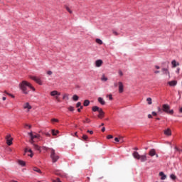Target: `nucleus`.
Returning a JSON list of instances; mask_svg holds the SVG:
<instances>
[{"instance_id":"e433bc0d","label":"nucleus","mask_w":182,"mask_h":182,"mask_svg":"<svg viewBox=\"0 0 182 182\" xmlns=\"http://www.w3.org/2000/svg\"><path fill=\"white\" fill-rule=\"evenodd\" d=\"M83 123H90V119H89V118H86L85 121H83Z\"/></svg>"},{"instance_id":"bb28decb","label":"nucleus","mask_w":182,"mask_h":182,"mask_svg":"<svg viewBox=\"0 0 182 182\" xmlns=\"http://www.w3.org/2000/svg\"><path fill=\"white\" fill-rule=\"evenodd\" d=\"M73 100H74L75 102H77V100H79V97L76 95H73Z\"/></svg>"},{"instance_id":"9b49d317","label":"nucleus","mask_w":182,"mask_h":182,"mask_svg":"<svg viewBox=\"0 0 182 182\" xmlns=\"http://www.w3.org/2000/svg\"><path fill=\"white\" fill-rule=\"evenodd\" d=\"M50 95L53 97H55V96H60V92H59L56 91V90H53L52 92H50Z\"/></svg>"},{"instance_id":"a878e982","label":"nucleus","mask_w":182,"mask_h":182,"mask_svg":"<svg viewBox=\"0 0 182 182\" xmlns=\"http://www.w3.org/2000/svg\"><path fill=\"white\" fill-rule=\"evenodd\" d=\"M95 42L98 43V45H103V41L100 38H97Z\"/></svg>"},{"instance_id":"5fc2aeb1","label":"nucleus","mask_w":182,"mask_h":182,"mask_svg":"<svg viewBox=\"0 0 182 182\" xmlns=\"http://www.w3.org/2000/svg\"><path fill=\"white\" fill-rule=\"evenodd\" d=\"M102 132H106V128H105V127H102Z\"/></svg>"},{"instance_id":"c9c22d12","label":"nucleus","mask_w":182,"mask_h":182,"mask_svg":"<svg viewBox=\"0 0 182 182\" xmlns=\"http://www.w3.org/2000/svg\"><path fill=\"white\" fill-rule=\"evenodd\" d=\"M118 75H119V76H123V71H122V70H119Z\"/></svg>"},{"instance_id":"a19ab883","label":"nucleus","mask_w":182,"mask_h":182,"mask_svg":"<svg viewBox=\"0 0 182 182\" xmlns=\"http://www.w3.org/2000/svg\"><path fill=\"white\" fill-rule=\"evenodd\" d=\"M107 97H109V100H113V97L112 95H107Z\"/></svg>"},{"instance_id":"5701e85b","label":"nucleus","mask_w":182,"mask_h":182,"mask_svg":"<svg viewBox=\"0 0 182 182\" xmlns=\"http://www.w3.org/2000/svg\"><path fill=\"white\" fill-rule=\"evenodd\" d=\"M171 64L173 68H176L180 65L178 63H177V62L175 60H172Z\"/></svg>"},{"instance_id":"f3484780","label":"nucleus","mask_w":182,"mask_h":182,"mask_svg":"<svg viewBox=\"0 0 182 182\" xmlns=\"http://www.w3.org/2000/svg\"><path fill=\"white\" fill-rule=\"evenodd\" d=\"M92 112H100V110H102V108H100V107H99L97 106H94V107H92Z\"/></svg>"},{"instance_id":"13d9d810","label":"nucleus","mask_w":182,"mask_h":182,"mask_svg":"<svg viewBox=\"0 0 182 182\" xmlns=\"http://www.w3.org/2000/svg\"><path fill=\"white\" fill-rule=\"evenodd\" d=\"M154 73H155L156 75H157V73H160V71H159V70L154 71Z\"/></svg>"},{"instance_id":"2f4dec72","label":"nucleus","mask_w":182,"mask_h":182,"mask_svg":"<svg viewBox=\"0 0 182 182\" xmlns=\"http://www.w3.org/2000/svg\"><path fill=\"white\" fill-rule=\"evenodd\" d=\"M55 100H57V102H58V103H60V98L59 97V95H56L54 97Z\"/></svg>"},{"instance_id":"9d476101","label":"nucleus","mask_w":182,"mask_h":182,"mask_svg":"<svg viewBox=\"0 0 182 182\" xmlns=\"http://www.w3.org/2000/svg\"><path fill=\"white\" fill-rule=\"evenodd\" d=\"M103 65V60H97L95 61V66L96 68H101V66Z\"/></svg>"},{"instance_id":"6e6d98bb","label":"nucleus","mask_w":182,"mask_h":182,"mask_svg":"<svg viewBox=\"0 0 182 182\" xmlns=\"http://www.w3.org/2000/svg\"><path fill=\"white\" fill-rule=\"evenodd\" d=\"M4 93H6V95H8L9 96H12V94H9V93H8L6 91H5Z\"/></svg>"},{"instance_id":"09e8293b","label":"nucleus","mask_w":182,"mask_h":182,"mask_svg":"<svg viewBox=\"0 0 182 182\" xmlns=\"http://www.w3.org/2000/svg\"><path fill=\"white\" fill-rule=\"evenodd\" d=\"M148 119H153V116L151 114H149Z\"/></svg>"},{"instance_id":"7ed1b4c3","label":"nucleus","mask_w":182,"mask_h":182,"mask_svg":"<svg viewBox=\"0 0 182 182\" xmlns=\"http://www.w3.org/2000/svg\"><path fill=\"white\" fill-rule=\"evenodd\" d=\"M28 136H30L29 143H31V144H33L36 141L35 140H39L41 139V135H39V134L32 132L28 133Z\"/></svg>"},{"instance_id":"f257e3e1","label":"nucleus","mask_w":182,"mask_h":182,"mask_svg":"<svg viewBox=\"0 0 182 182\" xmlns=\"http://www.w3.org/2000/svg\"><path fill=\"white\" fill-rule=\"evenodd\" d=\"M18 87L23 95L29 94V90L28 89H31V90H33V92H35L36 90L32 84L26 80H23L21 82H20Z\"/></svg>"},{"instance_id":"cd10ccee","label":"nucleus","mask_w":182,"mask_h":182,"mask_svg":"<svg viewBox=\"0 0 182 182\" xmlns=\"http://www.w3.org/2000/svg\"><path fill=\"white\" fill-rule=\"evenodd\" d=\"M101 80L102 82H107V77H106V76H105V75H102V76L101 77Z\"/></svg>"},{"instance_id":"20e7f679","label":"nucleus","mask_w":182,"mask_h":182,"mask_svg":"<svg viewBox=\"0 0 182 182\" xmlns=\"http://www.w3.org/2000/svg\"><path fill=\"white\" fill-rule=\"evenodd\" d=\"M50 159H52L53 163H56V161L59 160V156L56 154L55 149H50Z\"/></svg>"},{"instance_id":"412c9836","label":"nucleus","mask_w":182,"mask_h":182,"mask_svg":"<svg viewBox=\"0 0 182 182\" xmlns=\"http://www.w3.org/2000/svg\"><path fill=\"white\" fill-rule=\"evenodd\" d=\"M159 176H161V180H166L167 178V176L164 175V172H160Z\"/></svg>"},{"instance_id":"c85d7f7f","label":"nucleus","mask_w":182,"mask_h":182,"mask_svg":"<svg viewBox=\"0 0 182 182\" xmlns=\"http://www.w3.org/2000/svg\"><path fill=\"white\" fill-rule=\"evenodd\" d=\"M33 171H36V173H42V171H41V169H39V168H36V167H34L33 168Z\"/></svg>"},{"instance_id":"f03ea898","label":"nucleus","mask_w":182,"mask_h":182,"mask_svg":"<svg viewBox=\"0 0 182 182\" xmlns=\"http://www.w3.org/2000/svg\"><path fill=\"white\" fill-rule=\"evenodd\" d=\"M132 156L136 160H140L141 163H144V161H147V155L145 154L144 155H139V152L134 151Z\"/></svg>"},{"instance_id":"ea45409f","label":"nucleus","mask_w":182,"mask_h":182,"mask_svg":"<svg viewBox=\"0 0 182 182\" xmlns=\"http://www.w3.org/2000/svg\"><path fill=\"white\" fill-rule=\"evenodd\" d=\"M113 35H114L115 36H119V33H117V31H112Z\"/></svg>"},{"instance_id":"f704fd0d","label":"nucleus","mask_w":182,"mask_h":182,"mask_svg":"<svg viewBox=\"0 0 182 182\" xmlns=\"http://www.w3.org/2000/svg\"><path fill=\"white\" fill-rule=\"evenodd\" d=\"M87 139H89V137L87 136V135H82V140H85V141H86V140H87Z\"/></svg>"},{"instance_id":"49530a36","label":"nucleus","mask_w":182,"mask_h":182,"mask_svg":"<svg viewBox=\"0 0 182 182\" xmlns=\"http://www.w3.org/2000/svg\"><path fill=\"white\" fill-rule=\"evenodd\" d=\"M51 122H53H53H59V120L58 119H51Z\"/></svg>"},{"instance_id":"4c0bfd02","label":"nucleus","mask_w":182,"mask_h":182,"mask_svg":"<svg viewBox=\"0 0 182 182\" xmlns=\"http://www.w3.org/2000/svg\"><path fill=\"white\" fill-rule=\"evenodd\" d=\"M66 10L68 11V12H69V14H73L72 10H70L69 7H66Z\"/></svg>"},{"instance_id":"052dcab7","label":"nucleus","mask_w":182,"mask_h":182,"mask_svg":"<svg viewBox=\"0 0 182 182\" xmlns=\"http://www.w3.org/2000/svg\"><path fill=\"white\" fill-rule=\"evenodd\" d=\"M2 100H6V97H2Z\"/></svg>"},{"instance_id":"aec40b11","label":"nucleus","mask_w":182,"mask_h":182,"mask_svg":"<svg viewBox=\"0 0 182 182\" xmlns=\"http://www.w3.org/2000/svg\"><path fill=\"white\" fill-rule=\"evenodd\" d=\"M168 84L169 85V86H177V81L176 80L169 81Z\"/></svg>"},{"instance_id":"39448f33","label":"nucleus","mask_w":182,"mask_h":182,"mask_svg":"<svg viewBox=\"0 0 182 182\" xmlns=\"http://www.w3.org/2000/svg\"><path fill=\"white\" fill-rule=\"evenodd\" d=\"M162 110L167 113L168 114H173L174 113V110L170 109V105L167 104H164L162 105Z\"/></svg>"},{"instance_id":"603ef678","label":"nucleus","mask_w":182,"mask_h":182,"mask_svg":"<svg viewBox=\"0 0 182 182\" xmlns=\"http://www.w3.org/2000/svg\"><path fill=\"white\" fill-rule=\"evenodd\" d=\"M152 115L153 116H157V113L156 112H152Z\"/></svg>"},{"instance_id":"69168bd1","label":"nucleus","mask_w":182,"mask_h":182,"mask_svg":"<svg viewBox=\"0 0 182 182\" xmlns=\"http://www.w3.org/2000/svg\"><path fill=\"white\" fill-rule=\"evenodd\" d=\"M159 112H161V109L160 107L158 108Z\"/></svg>"},{"instance_id":"37998d69","label":"nucleus","mask_w":182,"mask_h":182,"mask_svg":"<svg viewBox=\"0 0 182 182\" xmlns=\"http://www.w3.org/2000/svg\"><path fill=\"white\" fill-rule=\"evenodd\" d=\"M53 182H62V181H60V179L58 178L57 179L53 180Z\"/></svg>"},{"instance_id":"c03bdc74","label":"nucleus","mask_w":182,"mask_h":182,"mask_svg":"<svg viewBox=\"0 0 182 182\" xmlns=\"http://www.w3.org/2000/svg\"><path fill=\"white\" fill-rule=\"evenodd\" d=\"M82 106V103L77 102L76 105V107H80Z\"/></svg>"},{"instance_id":"4be33fe9","label":"nucleus","mask_w":182,"mask_h":182,"mask_svg":"<svg viewBox=\"0 0 182 182\" xmlns=\"http://www.w3.org/2000/svg\"><path fill=\"white\" fill-rule=\"evenodd\" d=\"M159 176H161V180H166L167 178V176L164 175V172H160Z\"/></svg>"},{"instance_id":"e2e57ef3","label":"nucleus","mask_w":182,"mask_h":182,"mask_svg":"<svg viewBox=\"0 0 182 182\" xmlns=\"http://www.w3.org/2000/svg\"><path fill=\"white\" fill-rule=\"evenodd\" d=\"M9 182H18V181L12 180V181H10Z\"/></svg>"},{"instance_id":"393cba45","label":"nucleus","mask_w":182,"mask_h":182,"mask_svg":"<svg viewBox=\"0 0 182 182\" xmlns=\"http://www.w3.org/2000/svg\"><path fill=\"white\" fill-rule=\"evenodd\" d=\"M84 106L87 107L89 105H90V101L89 100H85L83 103Z\"/></svg>"},{"instance_id":"0eeeda50","label":"nucleus","mask_w":182,"mask_h":182,"mask_svg":"<svg viewBox=\"0 0 182 182\" xmlns=\"http://www.w3.org/2000/svg\"><path fill=\"white\" fill-rule=\"evenodd\" d=\"M118 90L119 93H123V92H124V85L121 81L118 82Z\"/></svg>"},{"instance_id":"6e6552de","label":"nucleus","mask_w":182,"mask_h":182,"mask_svg":"<svg viewBox=\"0 0 182 182\" xmlns=\"http://www.w3.org/2000/svg\"><path fill=\"white\" fill-rule=\"evenodd\" d=\"M6 144L8 146H11L12 140H14V139H12V137H11V135H7L6 136Z\"/></svg>"},{"instance_id":"338daca9","label":"nucleus","mask_w":182,"mask_h":182,"mask_svg":"<svg viewBox=\"0 0 182 182\" xmlns=\"http://www.w3.org/2000/svg\"><path fill=\"white\" fill-rule=\"evenodd\" d=\"M77 112H80V108L77 109Z\"/></svg>"},{"instance_id":"a211bd4d","label":"nucleus","mask_w":182,"mask_h":182,"mask_svg":"<svg viewBox=\"0 0 182 182\" xmlns=\"http://www.w3.org/2000/svg\"><path fill=\"white\" fill-rule=\"evenodd\" d=\"M33 146L36 150H38L39 153H41L42 150L41 149V146H39V145L35 144V143H33Z\"/></svg>"},{"instance_id":"680f3d73","label":"nucleus","mask_w":182,"mask_h":182,"mask_svg":"<svg viewBox=\"0 0 182 182\" xmlns=\"http://www.w3.org/2000/svg\"><path fill=\"white\" fill-rule=\"evenodd\" d=\"M75 136L76 137H77V132H75Z\"/></svg>"},{"instance_id":"3c124183","label":"nucleus","mask_w":182,"mask_h":182,"mask_svg":"<svg viewBox=\"0 0 182 182\" xmlns=\"http://www.w3.org/2000/svg\"><path fill=\"white\" fill-rule=\"evenodd\" d=\"M87 133H90V134H93V131L87 130Z\"/></svg>"},{"instance_id":"7c9ffc66","label":"nucleus","mask_w":182,"mask_h":182,"mask_svg":"<svg viewBox=\"0 0 182 182\" xmlns=\"http://www.w3.org/2000/svg\"><path fill=\"white\" fill-rule=\"evenodd\" d=\"M63 100L67 99V100H69V95L64 94L63 96Z\"/></svg>"},{"instance_id":"a18cd8bd","label":"nucleus","mask_w":182,"mask_h":182,"mask_svg":"<svg viewBox=\"0 0 182 182\" xmlns=\"http://www.w3.org/2000/svg\"><path fill=\"white\" fill-rule=\"evenodd\" d=\"M107 139H108V140L110 139H113V136L112 135H108L107 136Z\"/></svg>"},{"instance_id":"72a5a7b5","label":"nucleus","mask_w":182,"mask_h":182,"mask_svg":"<svg viewBox=\"0 0 182 182\" xmlns=\"http://www.w3.org/2000/svg\"><path fill=\"white\" fill-rule=\"evenodd\" d=\"M18 164H20V166H25V161H18Z\"/></svg>"},{"instance_id":"8fccbe9b","label":"nucleus","mask_w":182,"mask_h":182,"mask_svg":"<svg viewBox=\"0 0 182 182\" xmlns=\"http://www.w3.org/2000/svg\"><path fill=\"white\" fill-rule=\"evenodd\" d=\"M46 136H48V137H50V134L49 132H46Z\"/></svg>"},{"instance_id":"ddd939ff","label":"nucleus","mask_w":182,"mask_h":182,"mask_svg":"<svg viewBox=\"0 0 182 182\" xmlns=\"http://www.w3.org/2000/svg\"><path fill=\"white\" fill-rule=\"evenodd\" d=\"M98 117L99 119H103L105 117V112H103V109H100V112H98Z\"/></svg>"},{"instance_id":"774afa93","label":"nucleus","mask_w":182,"mask_h":182,"mask_svg":"<svg viewBox=\"0 0 182 182\" xmlns=\"http://www.w3.org/2000/svg\"><path fill=\"white\" fill-rule=\"evenodd\" d=\"M13 99L15 97V96H14L13 95H11V96Z\"/></svg>"},{"instance_id":"dca6fc26","label":"nucleus","mask_w":182,"mask_h":182,"mask_svg":"<svg viewBox=\"0 0 182 182\" xmlns=\"http://www.w3.org/2000/svg\"><path fill=\"white\" fill-rule=\"evenodd\" d=\"M149 155L151 156V157H153L156 156V149H152L149 151Z\"/></svg>"},{"instance_id":"6ab92c4d","label":"nucleus","mask_w":182,"mask_h":182,"mask_svg":"<svg viewBox=\"0 0 182 182\" xmlns=\"http://www.w3.org/2000/svg\"><path fill=\"white\" fill-rule=\"evenodd\" d=\"M98 102L99 103H100V105H102V106H105V105H106V102L103 100V98L102 97H98Z\"/></svg>"},{"instance_id":"1a4fd4ad","label":"nucleus","mask_w":182,"mask_h":182,"mask_svg":"<svg viewBox=\"0 0 182 182\" xmlns=\"http://www.w3.org/2000/svg\"><path fill=\"white\" fill-rule=\"evenodd\" d=\"M25 153H29L28 154V156H29L30 157H33V152L32 151V149L29 148H26Z\"/></svg>"},{"instance_id":"423d86ee","label":"nucleus","mask_w":182,"mask_h":182,"mask_svg":"<svg viewBox=\"0 0 182 182\" xmlns=\"http://www.w3.org/2000/svg\"><path fill=\"white\" fill-rule=\"evenodd\" d=\"M30 79H31L32 80H34V82H36L38 83V85H40L41 86H42L43 83H42V80H41V78L36 77V76H31Z\"/></svg>"},{"instance_id":"4468645a","label":"nucleus","mask_w":182,"mask_h":182,"mask_svg":"<svg viewBox=\"0 0 182 182\" xmlns=\"http://www.w3.org/2000/svg\"><path fill=\"white\" fill-rule=\"evenodd\" d=\"M164 133L166 136H171V129L168 128L167 129L164 130Z\"/></svg>"},{"instance_id":"b1692460","label":"nucleus","mask_w":182,"mask_h":182,"mask_svg":"<svg viewBox=\"0 0 182 182\" xmlns=\"http://www.w3.org/2000/svg\"><path fill=\"white\" fill-rule=\"evenodd\" d=\"M51 133L53 136H58V134H59V131L58 130L55 131V129H52Z\"/></svg>"},{"instance_id":"473e14b6","label":"nucleus","mask_w":182,"mask_h":182,"mask_svg":"<svg viewBox=\"0 0 182 182\" xmlns=\"http://www.w3.org/2000/svg\"><path fill=\"white\" fill-rule=\"evenodd\" d=\"M170 178L172 180H176V178H177V176H176V175H174V174H171Z\"/></svg>"},{"instance_id":"2eb2a0df","label":"nucleus","mask_w":182,"mask_h":182,"mask_svg":"<svg viewBox=\"0 0 182 182\" xmlns=\"http://www.w3.org/2000/svg\"><path fill=\"white\" fill-rule=\"evenodd\" d=\"M23 109H28V111L31 110L32 109V107L29 105V102H26L23 105Z\"/></svg>"},{"instance_id":"58836bf2","label":"nucleus","mask_w":182,"mask_h":182,"mask_svg":"<svg viewBox=\"0 0 182 182\" xmlns=\"http://www.w3.org/2000/svg\"><path fill=\"white\" fill-rule=\"evenodd\" d=\"M47 75H48L49 76H50L51 75H53V72L49 70V71H47Z\"/></svg>"},{"instance_id":"c756f323","label":"nucleus","mask_w":182,"mask_h":182,"mask_svg":"<svg viewBox=\"0 0 182 182\" xmlns=\"http://www.w3.org/2000/svg\"><path fill=\"white\" fill-rule=\"evenodd\" d=\"M146 102H148V105H152L153 102L151 101V97H148L146 99Z\"/></svg>"},{"instance_id":"4d7b16f0","label":"nucleus","mask_w":182,"mask_h":182,"mask_svg":"<svg viewBox=\"0 0 182 182\" xmlns=\"http://www.w3.org/2000/svg\"><path fill=\"white\" fill-rule=\"evenodd\" d=\"M155 69H160V66H159V65H155Z\"/></svg>"},{"instance_id":"bf43d9fd","label":"nucleus","mask_w":182,"mask_h":182,"mask_svg":"<svg viewBox=\"0 0 182 182\" xmlns=\"http://www.w3.org/2000/svg\"><path fill=\"white\" fill-rule=\"evenodd\" d=\"M176 73H180V68H177Z\"/></svg>"},{"instance_id":"de8ad7c7","label":"nucleus","mask_w":182,"mask_h":182,"mask_svg":"<svg viewBox=\"0 0 182 182\" xmlns=\"http://www.w3.org/2000/svg\"><path fill=\"white\" fill-rule=\"evenodd\" d=\"M114 140L117 143H119V141H120V139L119 138H114Z\"/></svg>"},{"instance_id":"f8f14e48","label":"nucleus","mask_w":182,"mask_h":182,"mask_svg":"<svg viewBox=\"0 0 182 182\" xmlns=\"http://www.w3.org/2000/svg\"><path fill=\"white\" fill-rule=\"evenodd\" d=\"M161 71L164 75H166L170 77V71H168V68H162Z\"/></svg>"},{"instance_id":"79ce46f5","label":"nucleus","mask_w":182,"mask_h":182,"mask_svg":"<svg viewBox=\"0 0 182 182\" xmlns=\"http://www.w3.org/2000/svg\"><path fill=\"white\" fill-rule=\"evenodd\" d=\"M68 110H70V112H73V110H75V108H73V107H69Z\"/></svg>"},{"instance_id":"864d4df0","label":"nucleus","mask_w":182,"mask_h":182,"mask_svg":"<svg viewBox=\"0 0 182 182\" xmlns=\"http://www.w3.org/2000/svg\"><path fill=\"white\" fill-rule=\"evenodd\" d=\"M114 87H117V86H119V83H117V82L114 83Z\"/></svg>"},{"instance_id":"0e129e2a","label":"nucleus","mask_w":182,"mask_h":182,"mask_svg":"<svg viewBox=\"0 0 182 182\" xmlns=\"http://www.w3.org/2000/svg\"><path fill=\"white\" fill-rule=\"evenodd\" d=\"M155 156H156V158L159 157V154H155Z\"/></svg>"}]
</instances>
